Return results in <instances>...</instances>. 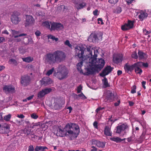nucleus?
<instances>
[{
    "label": "nucleus",
    "instance_id": "obj_48",
    "mask_svg": "<svg viewBox=\"0 0 151 151\" xmlns=\"http://www.w3.org/2000/svg\"><path fill=\"white\" fill-rule=\"evenodd\" d=\"M136 86L135 85H134L133 86L132 88L131 91V92L132 93H136Z\"/></svg>",
    "mask_w": 151,
    "mask_h": 151
},
{
    "label": "nucleus",
    "instance_id": "obj_22",
    "mask_svg": "<svg viewBox=\"0 0 151 151\" xmlns=\"http://www.w3.org/2000/svg\"><path fill=\"white\" fill-rule=\"evenodd\" d=\"M139 13V14L138 17L140 21L142 22L143 21L144 19H146L148 17L147 13L143 10H141Z\"/></svg>",
    "mask_w": 151,
    "mask_h": 151
},
{
    "label": "nucleus",
    "instance_id": "obj_59",
    "mask_svg": "<svg viewBox=\"0 0 151 151\" xmlns=\"http://www.w3.org/2000/svg\"><path fill=\"white\" fill-rule=\"evenodd\" d=\"M98 10L96 9L93 12V14L94 16H97L98 15Z\"/></svg>",
    "mask_w": 151,
    "mask_h": 151
},
{
    "label": "nucleus",
    "instance_id": "obj_3",
    "mask_svg": "<svg viewBox=\"0 0 151 151\" xmlns=\"http://www.w3.org/2000/svg\"><path fill=\"white\" fill-rule=\"evenodd\" d=\"M68 73V70L65 67L60 66L57 72H54L53 75L59 79L62 80L67 77Z\"/></svg>",
    "mask_w": 151,
    "mask_h": 151
},
{
    "label": "nucleus",
    "instance_id": "obj_31",
    "mask_svg": "<svg viewBox=\"0 0 151 151\" xmlns=\"http://www.w3.org/2000/svg\"><path fill=\"white\" fill-rule=\"evenodd\" d=\"M134 21H131L128 20L127 23L126 24L129 28L130 29L133 28Z\"/></svg>",
    "mask_w": 151,
    "mask_h": 151
},
{
    "label": "nucleus",
    "instance_id": "obj_44",
    "mask_svg": "<svg viewBox=\"0 0 151 151\" xmlns=\"http://www.w3.org/2000/svg\"><path fill=\"white\" fill-rule=\"evenodd\" d=\"M138 63H140V64L141 67H142V66H143V67H145V68H147L148 66V64L147 63H144L143 62H137Z\"/></svg>",
    "mask_w": 151,
    "mask_h": 151
},
{
    "label": "nucleus",
    "instance_id": "obj_25",
    "mask_svg": "<svg viewBox=\"0 0 151 151\" xmlns=\"http://www.w3.org/2000/svg\"><path fill=\"white\" fill-rule=\"evenodd\" d=\"M123 60V55L122 54L118 55L115 58H113L114 62L117 64L121 62Z\"/></svg>",
    "mask_w": 151,
    "mask_h": 151
},
{
    "label": "nucleus",
    "instance_id": "obj_12",
    "mask_svg": "<svg viewBox=\"0 0 151 151\" xmlns=\"http://www.w3.org/2000/svg\"><path fill=\"white\" fill-rule=\"evenodd\" d=\"M35 20L32 16L26 15L24 25L25 27H29L34 24Z\"/></svg>",
    "mask_w": 151,
    "mask_h": 151
},
{
    "label": "nucleus",
    "instance_id": "obj_13",
    "mask_svg": "<svg viewBox=\"0 0 151 151\" xmlns=\"http://www.w3.org/2000/svg\"><path fill=\"white\" fill-rule=\"evenodd\" d=\"M113 68H111L110 66L108 65L100 73V76L104 77L108 75L112 70Z\"/></svg>",
    "mask_w": 151,
    "mask_h": 151
},
{
    "label": "nucleus",
    "instance_id": "obj_17",
    "mask_svg": "<svg viewBox=\"0 0 151 151\" xmlns=\"http://www.w3.org/2000/svg\"><path fill=\"white\" fill-rule=\"evenodd\" d=\"M42 85L46 86L47 85L51 84L52 83V80L49 77H44L40 81Z\"/></svg>",
    "mask_w": 151,
    "mask_h": 151
},
{
    "label": "nucleus",
    "instance_id": "obj_63",
    "mask_svg": "<svg viewBox=\"0 0 151 151\" xmlns=\"http://www.w3.org/2000/svg\"><path fill=\"white\" fill-rule=\"evenodd\" d=\"M34 96V95H32L28 97L27 98V100L29 101L30 100L32 99Z\"/></svg>",
    "mask_w": 151,
    "mask_h": 151
},
{
    "label": "nucleus",
    "instance_id": "obj_10",
    "mask_svg": "<svg viewBox=\"0 0 151 151\" xmlns=\"http://www.w3.org/2000/svg\"><path fill=\"white\" fill-rule=\"evenodd\" d=\"M31 80V78L29 76L25 75L21 77L20 83L22 86L25 87L30 84Z\"/></svg>",
    "mask_w": 151,
    "mask_h": 151
},
{
    "label": "nucleus",
    "instance_id": "obj_19",
    "mask_svg": "<svg viewBox=\"0 0 151 151\" xmlns=\"http://www.w3.org/2000/svg\"><path fill=\"white\" fill-rule=\"evenodd\" d=\"M63 104V103L61 100H57L54 103L53 107L55 110H59L62 109Z\"/></svg>",
    "mask_w": 151,
    "mask_h": 151
},
{
    "label": "nucleus",
    "instance_id": "obj_14",
    "mask_svg": "<svg viewBox=\"0 0 151 151\" xmlns=\"http://www.w3.org/2000/svg\"><path fill=\"white\" fill-rule=\"evenodd\" d=\"M3 91L6 94L15 92V87L12 85H5L3 88Z\"/></svg>",
    "mask_w": 151,
    "mask_h": 151
},
{
    "label": "nucleus",
    "instance_id": "obj_54",
    "mask_svg": "<svg viewBox=\"0 0 151 151\" xmlns=\"http://www.w3.org/2000/svg\"><path fill=\"white\" fill-rule=\"evenodd\" d=\"M93 126L96 129H98V122L97 121H95L93 123Z\"/></svg>",
    "mask_w": 151,
    "mask_h": 151
},
{
    "label": "nucleus",
    "instance_id": "obj_28",
    "mask_svg": "<svg viewBox=\"0 0 151 151\" xmlns=\"http://www.w3.org/2000/svg\"><path fill=\"white\" fill-rule=\"evenodd\" d=\"M19 32L15 30L13 31V34L14 35V37L15 38H16L19 37H22L23 36H25L27 35L26 34L22 33L21 34H19L18 35Z\"/></svg>",
    "mask_w": 151,
    "mask_h": 151
},
{
    "label": "nucleus",
    "instance_id": "obj_6",
    "mask_svg": "<svg viewBox=\"0 0 151 151\" xmlns=\"http://www.w3.org/2000/svg\"><path fill=\"white\" fill-rule=\"evenodd\" d=\"M102 34L100 33L94 32L91 34L88 40L90 42H96L99 40V38H101Z\"/></svg>",
    "mask_w": 151,
    "mask_h": 151
},
{
    "label": "nucleus",
    "instance_id": "obj_8",
    "mask_svg": "<svg viewBox=\"0 0 151 151\" xmlns=\"http://www.w3.org/2000/svg\"><path fill=\"white\" fill-rule=\"evenodd\" d=\"M116 133L119 134H120L121 132L123 131L124 132V134H126L127 132L125 130H129V126L126 123H123V124L118 126L116 128Z\"/></svg>",
    "mask_w": 151,
    "mask_h": 151
},
{
    "label": "nucleus",
    "instance_id": "obj_15",
    "mask_svg": "<svg viewBox=\"0 0 151 151\" xmlns=\"http://www.w3.org/2000/svg\"><path fill=\"white\" fill-rule=\"evenodd\" d=\"M52 90L51 88H45L39 92L37 94V97L39 98H42L44 96L50 93Z\"/></svg>",
    "mask_w": 151,
    "mask_h": 151
},
{
    "label": "nucleus",
    "instance_id": "obj_32",
    "mask_svg": "<svg viewBox=\"0 0 151 151\" xmlns=\"http://www.w3.org/2000/svg\"><path fill=\"white\" fill-rule=\"evenodd\" d=\"M23 133L27 135H30L31 133V129L29 128H25L23 130Z\"/></svg>",
    "mask_w": 151,
    "mask_h": 151
},
{
    "label": "nucleus",
    "instance_id": "obj_30",
    "mask_svg": "<svg viewBox=\"0 0 151 151\" xmlns=\"http://www.w3.org/2000/svg\"><path fill=\"white\" fill-rule=\"evenodd\" d=\"M22 59L24 62L28 63H30L33 61V59L31 57L29 56L26 58H23Z\"/></svg>",
    "mask_w": 151,
    "mask_h": 151
},
{
    "label": "nucleus",
    "instance_id": "obj_23",
    "mask_svg": "<svg viewBox=\"0 0 151 151\" xmlns=\"http://www.w3.org/2000/svg\"><path fill=\"white\" fill-rule=\"evenodd\" d=\"M138 54L139 60L146 59L148 57V55L142 50H139Z\"/></svg>",
    "mask_w": 151,
    "mask_h": 151
},
{
    "label": "nucleus",
    "instance_id": "obj_52",
    "mask_svg": "<svg viewBox=\"0 0 151 151\" xmlns=\"http://www.w3.org/2000/svg\"><path fill=\"white\" fill-rule=\"evenodd\" d=\"M119 0H109V2L111 4H115L117 3Z\"/></svg>",
    "mask_w": 151,
    "mask_h": 151
},
{
    "label": "nucleus",
    "instance_id": "obj_47",
    "mask_svg": "<svg viewBox=\"0 0 151 151\" xmlns=\"http://www.w3.org/2000/svg\"><path fill=\"white\" fill-rule=\"evenodd\" d=\"M34 150H35V148L33 145H30L28 146V151H34Z\"/></svg>",
    "mask_w": 151,
    "mask_h": 151
},
{
    "label": "nucleus",
    "instance_id": "obj_37",
    "mask_svg": "<svg viewBox=\"0 0 151 151\" xmlns=\"http://www.w3.org/2000/svg\"><path fill=\"white\" fill-rule=\"evenodd\" d=\"M47 37L48 39H51L53 40H55V42L57 41L58 40V38H56L55 36L52 35H48Z\"/></svg>",
    "mask_w": 151,
    "mask_h": 151
},
{
    "label": "nucleus",
    "instance_id": "obj_62",
    "mask_svg": "<svg viewBox=\"0 0 151 151\" xmlns=\"http://www.w3.org/2000/svg\"><path fill=\"white\" fill-rule=\"evenodd\" d=\"M120 102V100H118L117 102L115 103L114 104V105L115 106H118L119 105V104Z\"/></svg>",
    "mask_w": 151,
    "mask_h": 151
},
{
    "label": "nucleus",
    "instance_id": "obj_55",
    "mask_svg": "<svg viewBox=\"0 0 151 151\" xmlns=\"http://www.w3.org/2000/svg\"><path fill=\"white\" fill-rule=\"evenodd\" d=\"M142 87L144 88V89H146V87L145 86V85L146 84V81H143L142 83Z\"/></svg>",
    "mask_w": 151,
    "mask_h": 151
},
{
    "label": "nucleus",
    "instance_id": "obj_42",
    "mask_svg": "<svg viewBox=\"0 0 151 151\" xmlns=\"http://www.w3.org/2000/svg\"><path fill=\"white\" fill-rule=\"evenodd\" d=\"M54 70V68H52L51 69L47 71L46 73V75L48 76H50V75L52 74Z\"/></svg>",
    "mask_w": 151,
    "mask_h": 151
},
{
    "label": "nucleus",
    "instance_id": "obj_2",
    "mask_svg": "<svg viewBox=\"0 0 151 151\" xmlns=\"http://www.w3.org/2000/svg\"><path fill=\"white\" fill-rule=\"evenodd\" d=\"M98 50H92L90 54H89L88 58H90L88 62L90 63V65L93 66L97 70H100L105 65V61L102 58L97 60Z\"/></svg>",
    "mask_w": 151,
    "mask_h": 151
},
{
    "label": "nucleus",
    "instance_id": "obj_35",
    "mask_svg": "<svg viewBox=\"0 0 151 151\" xmlns=\"http://www.w3.org/2000/svg\"><path fill=\"white\" fill-rule=\"evenodd\" d=\"M9 63L10 64H13L15 66H17V63L16 60L14 59H10L9 61Z\"/></svg>",
    "mask_w": 151,
    "mask_h": 151
},
{
    "label": "nucleus",
    "instance_id": "obj_39",
    "mask_svg": "<svg viewBox=\"0 0 151 151\" xmlns=\"http://www.w3.org/2000/svg\"><path fill=\"white\" fill-rule=\"evenodd\" d=\"M121 29L124 31H126L130 29L129 28L126 24L122 25L121 26Z\"/></svg>",
    "mask_w": 151,
    "mask_h": 151
},
{
    "label": "nucleus",
    "instance_id": "obj_40",
    "mask_svg": "<svg viewBox=\"0 0 151 151\" xmlns=\"http://www.w3.org/2000/svg\"><path fill=\"white\" fill-rule=\"evenodd\" d=\"M12 116L11 114H9L5 116L4 117V119L6 121H9Z\"/></svg>",
    "mask_w": 151,
    "mask_h": 151
},
{
    "label": "nucleus",
    "instance_id": "obj_34",
    "mask_svg": "<svg viewBox=\"0 0 151 151\" xmlns=\"http://www.w3.org/2000/svg\"><path fill=\"white\" fill-rule=\"evenodd\" d=\"M131 58L135 59H137L138 58L137 53L136 51L133 52L131 55Z\"/></svg>",
    "mask_w": 151,
    "mask_h": 151
},
{
    "label": "nucleus",
    "instance_id": "obj_21",
    "mask_svg": "<svg viewBox=\"0 0 151 151\" xmlns=\"http://www.w3.org/2000/svg\"><path fill=\"white\" fill-rule=\"evenodd\" d=\"M134 66V63L132 65H130L128 63H126L124 66V69L126 72L129 73L131 72L133 70V67Z\"/></svg>",
    "mask_w": 151,
    "mask_h": 151
},
{
    "label": "nucleus",
    "instance_id": "obj_5",
    "mask_svg": "<svg viewBox=\"0 0 151 151\" xmlns=\"http://www.w3.org/2000/svg\"><path fill=\"white\" fill-rule=\"evenodd\" d=\"M20 13L18 12H14L12 14L11 17V21L15 24H18L21 21L20 17Z\"/></svg>",
    "mask_w": 151,
    "mask_h": 151
},
{
    "label": "nucleus",
    "instance_id": "obj_50",
    "mask_svg": "<svg viewBox=\"0 0 151 151\" xmlns=\"http://www.w3.org/2000/svg\"><path fill=\"white\" fill-rule=\"evenodd\" d=\"M82 87L81 85H80L77 87V92L78 93H80L82 89Z\"/></svg>",
    "mask_w": 151,
    "mask_h": 151
},
{
    "label": "nucleus",
    "instance_id": "obj_46",
    "mask_svg": "<svg viewBox=\"0 0 151 151\" xmlns=\"http://www.w3.org/2000/svg\"><path fill=\"white\" fill-rule=\"evenodd\" d=\"M76 96H78L80 97H82V99H87L86 97L84 95V94L82 93H81L78 94V95H77L76 94Z\"/></svg>",
    "mask_w": 151,
    "mask_h": 151
},
{
    "label": "nucleus",
    "instance_id": "obj_56",
    "mask_svg": "<svg viewBox=\"0 0 151 151\" xmlns=\"http://www.w3.org/2000/svg\"><path fill=\"white\" fill-rule=\"evenodd\" d=\"M104 109V107H100L97 108L96 110V112L98 113L99 111L100 110H101L102 109Z\"/></svg>",
    "mask_w": 151,
    "mask_h": 151
},
{
    "label": "nucleus",
    "instance_id": "obj_18",
    "mask_svg": "<svg viewBox=\"0 0 151 151\" xmlns=\"http://www.w3.org/2000/svg\"><path fill=\"white\" fill-rule=\"evenodd\" d=\"M92 144L96 145L99 147L103 148L105 147V143L104 142H101L95 139H92L91 141Z\"/></svg>",
    "mask_w": 151,
    "mask_h": 151
},
{
    "label": "nucleus",
    "instance_id": "obj_27",
    "mask_svg": "<svg viewBox=\"0 0 151 151\" xmlns=\"http://www.w3.org/2000/svg\"><path fill=\"white\" fill-rule=\"evenodd\" d=\"M48 150V148L46 146H36L35 148V151H45V150Z\"/></svg>",
    "mask_w": 151,
    "mask_h": 151
},
{
    "label": "nucleus",
    "instance_id": "obj_26",
    "mask_svg": "<svg viewBox=\"0 0 151 151\" xmlns=\"http://www.w3.org/2000/svg\"><path fill=\"white\" fill-rule=\"evenodd\" d=\"M114 95L110 91H108L107 92V95L106 96V98L107 100L110 101H112L114 98Z\"/></svg>",
    "mask_w": 151,
    "mask_h": 151
},
{
    "label": "nucleus",
    "instance_id": "obj_7",
    "mask_svg": "<svg viewBox=\"0 0 151 151\" xmlns=\"http://www.w3.org/2000/svg\"><path fill=\"white\" fill-rule=\"evenodd\" d=\"M45 60L46 62L50 64H53L57 63L54 52L47 54L45 56Z\"/></svg>",
    "mask_w": 151,
    "mask_h": 151
},
{
    "label": "nucleus",
    "instance_id": "obj_57",
    "mask_svg": "<svg viewBox=\"0 0 151 151\" xmlns=\"http://www.w3.org/2000/svg\"><path fill=\"white\" fill-rule=\"evenodd\" d=\"M143 32L145 35H147L150 33V32L147 30L146 29H143Z\"/></svg>",
    "mask_w": 151,
    "mask_h": 151
},
{
    "label": "nucleus",
    "instance_id": "obj_41",
    "mask_svg": "<svg viewBox=\"0 0 151 151\" xmlns=\"http://www.w3.org/2000/svg\"><path fill=\"white\" fill-rule=\"evenodd\" d=\"M86 5V3L85 2H83L82 3L79 4L77 8L78 9H83L84 6Z\"/></svg>",
    "mask_w": 151,
    "mask_h": 151
},
{
    "label": "nucleus",
    "instance_id": "obj_43",
    "mask_svg": "<svg viewBox=\"0 0 151 151\" xmlns=\"http://www.w3.org/2000/svg\"><path fill=\"white\" fill-rule=\"evenodd\" d=\"M83 60H82V61H81L77 64V68L78 70H79L80 69H81V67L83 65Z\"/></svg>",
    "mask_w": 151,
    "mask_h": 151
},
{
    "label": "nucleus",
    "instance_id": "obj_11",
    "mask_svg": "<svg viewBox=\"0 0 151 151\" xmlns=\"http://www.w3.org/2000/svg\"><path fill=\"white\" fill-rule=\"evenodd\" d=\"M76 51L75 56L83 60V58L84 50L82 47L76 46L75 48Z\"/></svg>",
    "mask_w": 151,
    "mask_h": 151
},
{
    "label": "nucleus",
    "instance_id": "obj_16",
    "mask_svg": "<svg viewBox=\"0 0 151 151\" xmlns=\"http://www.w3.org/2000/svg\"><path fill=\"white\" fill-rule=\"evenodd\" d=\"M140 63L138 62L134 63L133 70H134V71L136 74L141 75L143 71L141 68V67Z\"/></svg>",
    "mask_w": 151,
    "mask_h": 151
},
{
    "label": "nucleus",
    "instance_id": "obj_1",
    "mask_svg": "<svg viewBox=\"0 0 151 151\" xmlns=\"http://www.w3.org/2000/svg\"><path fill=\"white\" fill-rule=\"evenodd\" d=\"M80 132L79 127L76 124L70 122L67 124L64 128H58L56 135L61 137H66L70 140L76 139Z\"/></svg>",
    "mask_w": 151,
    "mask_h": 151
},
{
    "label": "nucleus",
    "instance_id": "obj_58",
    "mask_svg": "<svg viewBox=\"0 0 151 151\" xmlns=\"http://www.w3.org/2000/svg\"><path fill=\"white\" fill-rule=\"evenodd\" d=\"M35 34L37 37H39L40 36V34H41V32L39 30H37L35 32Z\"/></svg>",
    "mask_w": 151,
    "mask_h": 151
},
{
    "label": "nucleus",
    "instance_id": "obj_53",
    "mask_svg": "<svg viewBox=\"0 0 151 151\" xmlns=\"http://www.w3.org/2000/svg\"><path fill=\"white\" fill-rule=\"evenodd\" d=\"M122 10L121 7H118L116 9V12L117 13H120L122 12Z\"/></svg>",
    "mask_w": 151,
    "mask_h": 151
},
{
    "label": "nucleus",
    "instance_id": "obj_49",
    "mask_svg": "<svg viewBox=\"0 0 151 151\" xmlns=\"http://www.w3.org/2000/svg\"><path fill=\"white\" fill-rule=\"evenodd\" d=\"M31 117L33 119H36L38 118V116L35 113L32 114L31 115Z\"/></svg>",
    "mask_w": 151,
    "mask_h": 151
},
{
    "label": "nucleus",
    "instance_id": "obj_61",
    "mask_svg": "<svg viewBox=\"0 0 151 151\" xmlns=\"http://www.w3.org/2000/svg\"><path fill=\"white\" fill-rule=\"evenodd\" d=\"M17 117L19 118L24 119L25 117V116H24L23 114H20V115H18Z\"/></svg>",
    "mask_w": 151,
    "mask_h": 151
},
{
    "label": "nucleus",
    "instance_id": "obj_60",
    "mask_svg": "<svg viewBox=\"0 0 151 151\" xmlns=\"http://www.w3.org/2000/svg\"><path fill=\"white\" fill-rule=\"evenodd\" d=\"M30 135L31 136L32 138L37 139L38 137L37 136L35 135L32 133H31Z\"/></svg>",
    "mask_w": 151,
    "mask_h": 151
},
{
    "label": "nucleus",
    "instance_id": "obj_4",
    "mask_svg": "<svg viewBox=\"0 0 151 151\" xmlns=\"http://www.w3.org/2000/svg\"><path fill=\"white\" fill-rule=\"evenodd\" d=\"M54 54L57 62H60L64 60L65 58V54L63 51L57 50L54 52Z\"/></svg>",
    "mask_w": 151,
    "mask_h": 151
},
{
    "label": "nucleus",
    "instance_id": "obj_33",
    "mask_svg": "<svg viewBox=\"0 0 151 151\" xmlns=\"http://www.w3.org/2000/svg\"><path fill=\"white\" fill-rule=\"evenodd\" d=\"M92 50H96L95 49H91V47H88L86 48V50L88 52V55H87V54L86 58H87L86 59L88 60H88H89V59L90 58H88V57L89 56V54H90L91 53V51Z\"/></svg>",
    "mask_w": 151,
    "mask_h": 151
},
{
    "label": "nucleus",
    "instance_id": "obj_64",
    "mask_svg": "<svg viewBox=\"0 0 151 151\" xmlns=\"http://www.w3.org/2000/svg\"><path fill=\"white\" fill-rule=\"evenodd\" d=\"M20 53L22 54H23L25 52V51L24 50H23L21 48L19 49Z\"/></svg>",
    "mask_w": 151,
    "mask_h": 151
},
{
    "label": "nucleus",
    "instance_id": "obj_51",
    "mask_svg": "<svg viewBox=\"0 0 151 151\" xmlns=\"http://www.w3.org/2000/svg\"><path fill=\"white\" fill-rule=\"evenodd\" d=\"M98 23L99 24L101 23V24L102 25L104 24L102 19L101 18H99L97 19Z\"/></svg>",
    "mask_w": 151,
    "mask_h": 151
},
{
    "label": "nucleus",
    "instance_id": "obj_20",
    "mask_svg": "<svg viewBox=\"0 0 151 151\" xmlns=\"http://www.w3.org/2000/svg\"><path fill=\"white\" fill-rule=\"evenodd\" d=\"M91 68H86V72L83 73L84 75L88 76L90 74H92L97 71L94 67L91 65Z\"/></svg>",
    "mask_w": 151,
    "mask_h": 151
},
{
    "label": "nucleus",
    "instance_id": "obj_36",
    "mask_svg": "<svg viewBox=\"0 0 151 151\" xmlns=\"http://www.w3.org/2000/svg\"><path fill=\"white\" fill-rule=\"evenodd\" d=\"M51 23L50 22H49L47 21H45L43 23L44 26L45 27L47 28L50 29V26Z\"/></svg>",
    "mask_w": 151,
    "mask_h": 151
},
{
    "label": "nucleus",
    "instance_id": "obj_29",
    "mask_svg": "<svg viewBox=\"0 0 151 151\" xmlns=\"http://www.w3.org/2000/svg\"><path fill=\"white\" fill-rule=\"evenodd\" d=\"M102 81L104 88H106L110 87V85L109 84L107 79L106 77H104V79H102Z\"/></svg>",
    "mask_w": 151,
    "mask_h": 151
},
{
    "label": "nucleus",
    "instance_id": "obj_45",
    "mask_svg": "<svg viewBox=\"0 0 151 151\" xmlns=\"http://www.w3.org/2000/svg\"><path fill=\"white\" fill-rule=\"evenodd\" d=\"M64 44L65 45L68 46L70 48L72 47V45L70 43V41L68 40H66Z\"/></svg>",
    "mask_w": 151,
    "mask_h": 151
},
{
    "label": "nucleus",
    "instance_id": "obj_24",
    "mask_svg": "<svg viewBox=\"0 0 151 151\" xmlns=\"http://www.w3.org/2000/svg\"><path fill=\"white\" fill-rule=\"evenodd\" d=\"M104 132L105 135L108 136H112V133L111 129V127L109 126V125L105 127Z\"/></svg>",
    "mask_w": 151,
    "mask_h": 151
},
{
    "label": "nucleus",
    "instance_id": "obj_9",
    "mask_svg": "<svg viewBox=\"0 0 151 151\" xmlns=\"http://www.w3.org/2000/svg\"><path fill=\"white\" fill-rule=\"evenodd\" d=\"M50 31H59L62 30L64 28L63 25L60 23L53 22L51 23Z\"/></svg>",
    "mask_w": 151,
    "mask_h": 151
},
{
    "label": "nucleus",
    "instance_id": "obj_38",
    "mask_svg": "<svg viewBox=\"0 0 151 151\" xmlns=\"http://www.w3.org/2000/svg\"><path fill=\"white\" fill-rule=\"evenodd\" d=\"M111 140L114 141L116 142H120V141L121 140V139L119 137H111L110 138Z\"/></svg>",
    "mask_w": 151,
    "mask_h": 151
}]
</instances>
